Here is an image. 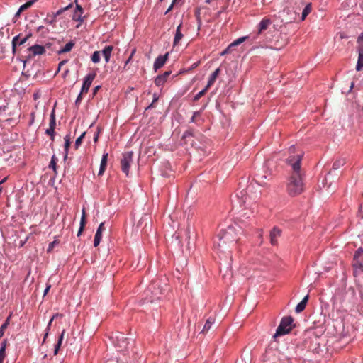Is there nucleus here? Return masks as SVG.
<instances>
[{"instance_id": "obj_21", "label": "nucleus", "mask_w": 363, "mask_h": 363, "mask_svg": "<svg viewBox=\"0 0 363 363\" xmlns=\"http://www.w3.org/2000/svg\"><path fill=\"white\" fill-rule=\"evenodd\" d=\"M37 0H30L25 3L24 4L21 5L16 12L15 16H19L21 13L26 11V9H29Z\"/></svg>"}, {"instance_id": "obj_3", "label": "nucleus", "mask_w": 363, "mask_h": 363, "mask_svg": "<svg viewBox=\"0 0 363 363\" xmlns=\"http://www.w3.org/2000/svg\"><path fill=\"white\" fill-rule=\"evenodd\" d=\"M295 327L294 323V318L291 316L284 317L277 328L273 338L276 340L277 337L289 333L291 330Z\"/></svg>"}, {"instance_id": "obj_12", "label": "nucleus", "mask_w": 363, "mask_h": 363, "mask_svg": "<svg viewBox=\"0 0 363 363\" xmlns=\"http://www.w3.org/2000/svg\"><path fill=\"white\" fill-rule=\"evenodd\" d=\"M169 53H166L164 55H159L155 60L154 69L155 72L164 66L168 59Z\"/></svg>"}, {"instance_id": "obj_17", "label": "nucleus", "mask_w": 363, "mask_h": 363, "mask_svg": "<svg viewBox=\"0 0 363 363\" xmlns=\"http://www.w3.org/2000/svg\"><path fill=\"white\" fill-rule=\"evenodd\" d=\"M271 23L272 21L270 19L267 18H263L258 25V33L260 34L266 30Z\"/></svg>"}, {"instance_id": "obj_63", "label": "nucleus", "mask_w": 363, "mask_h": 363, "mask_svg": "<svg viewBox=\"0 0 363 363\" xmlns=\"http://www.w3.org/2000/svg\"><path fill=\"white\" fill-rule=\"evenodd\" d=\"M40 97L39 92L34 93L33 94V99L37 100Z\"/></svg>"}, {"instance_id": "obj_5", "label": "nucleus", "mask_w": 363, "mask_h": 363, "mask_svg": "<svg viewBox=\"0 0 363 363\" xmlns=\"http://www.w3.org/2000/svg\"><path fill=\"white\" fill-rule=\"evenodd\" d=\"M219 233L220 235V241H225L228 248L231 245L237 242V238L235 237L234 229L231 227H229L226 230H222Z\"/></svg>"}, {"instance_id": "obj_34", "label": "nucleus", "mask_w": 363, "mask_h": 363, "mask_svg": "<svg viewBox=\"0 0 363 363\" xmlns=\"http://www.w3.org/2000/svg\"><path fill=\"white\" fill-rule=\"evenodd\" d=\"M247 38V37H241V38H238V39L235 40V41H233V42L232 43H230V46H231L232 48H233V47H235V46H237V45H238L241 44L242 43H243V42L246 40V38Z\"/></svg>"}, {"instance_id": "obj_43", "label": "nucleus", "mask_w": 363, "mask_h": 363, "mask_svg": "<svg viewBox=\"0 0 363 363\" xmlns=\"http://www.w3.org/2000/svg\"><path fill=\"white\" fill-rule=\"evenodd\" d=\"M69 7H72V5H69L67 7H65L64 9H59L55 13V17H57V16L60 15L63 11H66L67 9H68Z\"/></svg>"}, {"instance_id": "obj_35", "label": "nucleus", "mask_w": 363, "mask_h": 363, "mask_svg": "<svg viewBox=\"0 0 363 363\" xmlns=\"http://www.w3.org/2000/svg\"><path fill=\"white\" fill-rule=\"evenodd\" d=\"M20 40H21L20 35H17V36L13 38V39L12 40V47H13V52H15L16 46L19 45V41Z\"/></svg>"}, {"instance_id": "obj_55", "label": "nucleus", "mask_w": 363, "mask_h": 363, "mask_svg": "<svg viewBox=\"0 0 363 363\" xmlns=\"http://www.w3.org/2000/svg\"><path fill=\"white\" fill-rule=\"evenodd\" d=\"M135 52V50H133V52H132V53H131V55H130V57H128V59L126 60V62H125V66H126V65L130 62V61L131 60V59H132V57H133V55H134Z\"/></svg>"}, {"instance_id": "obj_27", "label": "nucleus", "mask_w": 363, "mask_h": 363, "mask_svg": "<svg viewBox=\"0 0 363 363\" xmlns=\"http://www.w3.org/2000/svg\"><path fill=\"white\" fill-rule=\"evenodd\" d=\"M312 9L311 4L308 3L303 10L302 14H301V20L303 21L306 16L311 13Z\"/></svg>"}, {"instance_id": "obj_50", "label": "nucleus", "mask_w": 363, "mask_h": 363, "mask_svg": "<svg viewBox=\"0 0 363 363\" xmlns=\"http://www.w3.org/2000/svg\"><path fill=\"white\" fill-rule=\"evenodd\" d=\"M176 1L177 0H173L171 5L169 6V7L168 8V9L165 12V14L168 13L169 11H171L174 6V4H176Z\"/></svg>"}, {"instance_id": "obj_44", "label": "nucleus", "mask_w": 363, "mask_h": 363, "mask_svg": "<svg viewBox=\"0 0 363 363\" xmlns=\"http://www.w3.org/2000/svg\"><path fill=\"white\" fill-rule=\"evenodd\" d=\"M6 357V352H4L3 348H0V363H3Z\"/></svg>"}, {"instance_id": "obj_18", "label": "nucleus", "mask_w": 363, "mask_h": 363, "mask_svg": "<svg viewBox=\"0 0 363 363\" xmlns=\"http://www.w3.org/2000/svg\"><path fill=\"white\" fill-rule=\"evenodd\" d=\"M107 161H108V153H104L101 160L100 169H99V171L98 173L99 176H101L104 173V172L106 169V166H107Z\"/></svg>"}, {"instance_id": "obj_47", "label": "nucleus", "mask_w": 363, "mask_h": 363, "mask_svg": "<svg viewBox=\"0 0 363 363\" xmlns=\"http://www.w3.org/2000/svg\"><path fill=\"white\" fill-rule=\"evenodd\" d=\"M69 146H70V141H67V140L65 141V150L66 152L65 158H66L67 156V152H68Z\"/></svg>"}, {"instance_id": "obj_6", "label": "nucleus", "mask_w": 363, "mask_h": 363, "mask_svg": "<svg viewBox=\"0 0 363 363\" xmlns=\"http://www.w3.org/2000/svg\"><path fill=\"white\" fill-rule=\"evenodd\" d=\"M352 265L355 274L363 272V250L362 248H359L355 252Z\"/></svg>"}, {"instance_id": "obj_33", "label": "nucleus", "mask_w": 363, "mask_h": 363, "mask_svg": "<svg viewBox=\"0 0 363 363\" xmlns=\"http://www.w3.org/2000/svg\"><path fill=\"white\" fill-rule=\"evenodd\" d=\"M57 161V158L55 157V155H53L49 164V167L52 169L55 172H56Z\"/></svg>"}, {"instance_id": "obj_39", "label": "nucleus", "mask_w": 363, "mask_h": 363, "mask_svg": "<svg viewBox=\"0 0 363 363\" xmlns=\"http://www.w3.org/2000/svg\"><path fill=\"white\" fill-rule=\"evenodd\" d=\"M85 225H86V224H84V219H83V218H81V220H80V227H79V230H78V232H77V236H78V237H79V236L82 235V232H83V230H84V229Z\"/></svg>"}, {"instance_id": "obj_36", "label": "nucleus", "mask_w": 363, "mask_h": 363, "mask_svg": "<svg viewBox=\"0 0 363 363\" xmlns=\"http://www.w3.org/2000/svg\"><path fill=\"white\" fill-rule=\"evenodd\" d=\"M208 90V88L205 87L203 90H201V91H199L195 96H194V101H198L200 98H201L206 93V91Z\"/></svg>"}, {"instance_id": "obj_62", "label": "nucleus", "mask_w": 363, "mask_h": 363, "mask_svg": "<svg viewBox=\"0 0 363 363\" xmlns=\"http://www.w3.org/2000/svg\"><path fill=\"white\" fill-rule=\"evenodd\" d=\"M99 134V130H98V132L95 134V135L94 137V141L95 143H96L98 141Z\"/></svg>"}, {"instance_id": "obj_24", "label": "nucleus", "mask_w": 363, "mask_h": 363, "mask_svg": "<svg viewBox=\"0 0 363 363\" xmlns=\"http://www.w3.org/2000/svg\"><path fill=\"white\" fill-rule=\"evenodd\" d=\"M11 318V314H10L7 317L5 322L1 325V326L0 328V338L4 335L5 330L8 328V326L10 323Z\"/></svg>"}, {"instance_id": "obj_13", "label": "nucleus", "mask_w": 363, "mask_h": 363, "mask_svg": "<svg viewBox=\"0 0 363 363\" xmlns=\"http://www.w3.org/2000/svg\"><path fill=\"white\" fill-rule=\"evenodd\" d=\"M270 242L272 245L278 244V238L281 236V230L274 227L270 232Z\"/></svg>"}, {"instance_id": "obj_7", "label": "nucleus", "mask_w": 363, "mask_h": 363, "mask_svg": "<svg viewBox=\"0 0 363 363\" xmlns=\"http://www.w3.org/2000/svg\"><path fill=\"white\" fill-rule=\"evenodd\" d=\"M133 152H126L123 154V157L121 160V169L126 175H128L130 167L133 162Z\"/></svg>"}, {"instance_id": "obj_42", "label": "nucleus", "mask_w": 363, "mask_h": 363, "mask_svg": "<svg viewBox=\"0 0 363 363\" xmlns=\"http://www.w3.org/2000/svg\"><path fill=\"white\" fill-rule=\"evenodd\" d=\"M57 243H58V242H57V241H56V240H55V241H53V242H51L49 244V245H48V247L47 251H48V252H50L52 251V250H53V248L55 247V245H56V244H57Z\"/></svg>"}, {"instance_id": "obj_2", "label": "nucleus", "mask_w": 363, "mask_h": 363, "mask_svg": "<svg viewBox=\"0 0 363 363\" xmlns=\"http://www.w3.org/2000/svg\"><path fill=\"white\" fill-rule=\"evenodd\" d=\"M301 158L302 155L298 154L295 156H290L287 159L288 164L291 166L292 172L288 179L286 191L291 196H296L304 190L303 173L301 169Z\"/></svg>"}, {"instance_id": "obj_8", "label": "nucleus", "mask_w": 363, "mask_h": 363, "mask_svg": "<svg viewBox=\"0 0 363 363\" xmlns=\"http://www.w3.org/2000/svg\"><path fill=\"white\" fill-rule=\"evenodd\" d=\"M49 47V43H47L45 46H42L40 45H34L33 46H30L27 49L28 55L26 57L28 59H31L35 57L36 55H43L45 52V48Z\"/></svg>"}, {"instance_id": "obj_40", "label": "nucleus", "mask_w": 363, "mask_h": 363, "mask_svg": "<svg viewBox=\"0 0 363 363\" xmlns=\"http://www.w3.org/2000/svg\"><path fill=\"white\" fill-rule=\"evenodd\" d=\"M82 13L77 12V11H75L73 14V20L75 21H82Z\"/></svg>"}, {"instance_id": "obj_14", "label": "nucleus", "mask_w": 363, "mask_h": 363, "mask_svg": "<svg viewBox=\"0 0 363 363\" xmlns=\"http://www.w3.org/2000/svg\"><path fill=\"white\" fill-rule=\"evenodd\" d=\"M172 71H166L164 74L158 75L155 79V84L157 86H162L166 82Z\"/></svg>"}, {"instance_id": "obj_54", "label": "nucleus", "mask_w": 363, "mask_h": 363, "mask_svg": "<svg viewBox=\"0 0 363 363\" xmlns=\"http://www.w3.org/2000/svg\"><path fill=\"white\" fill-rule=\"evenodd\" d=\"M84 93H82V91H80L79 94L78 95L77 99H76V101L75 103L77 104H80L82 99V94Z\"/></svg>"}, {"instance_id": "obj_64", "label": "nucleus", "mask_w": 363, "mask_h": 363, "mask_svg": "<svg viewBox=\"0 0 363 363\" xmlns=\"http://www.w3.org/2000/svg\"><path fill=\"white\" fill-rule=\"evenodd\" d=\"M64 139H65V141H67H67H70V140H71L70 135H67L65 137V138H64Z\"/></svg>"}, {"instance_id": "obj_59", "label": "nucleus", "mask_w": 363, "mask_h": 363, "mask_svg": "<svg viewBox=\"0 0 363 363\" xmlns=\"http://www.w3.org/2000/svg\"><path fill=\"white\" fill-rule=\"evenodd\" d=\"M101 89V86H96V87H94V90H93V95H96V93L98 92V91Z\"/></svg>"}, {"instance_id": "obj_49", "label": "nucleus", "mask_w": 363, "mask_h": 363, "mask_svg": "<svg viewBox=\"0 0 363 363\" xmlns=\"http://www.w3.org/2000/svg\"><path fill=\"white\" fill-rule=\"evenodd\" d=\"M232 48H233L230 46V45H228V47L226 49H225V50L221 52V54H220V55H226L227 53H229V52L231 51Z\"/></svg>"}, {"instance_id": "obj_10", "label": "nucleus", "mask_w": 363, "mask_h": 363, "mask_svg": "<svg viewBox=\"0 0 363 363\" xmlns=\"http://www.w3.org/2000/svg\"><path fill=\"white\" fill-rule=\"evenodd\" d=\"M213 248L215 250H217L218 252L225 253L227 251L230 252L228 250V245L225 243V241L224 242L220 241V233L218 234L216 240H214Z\"/></svg>"}, {"instance_id": "obj_41", "label": "nucleus", "mask_w": 363, "mask_h": 363, "mask_svg": "<svg viewBox=\"0 0 363 363\" xmlns=\"http://www.w3.org/2000/svg\"><path fill=\"white\" fill-rule=\"evenodd\" d=\"M191 136H194V131L191 129H189L184 133L182 138L186 139V138H187L189 137H191Z\"/></svg>"}, {"instance_id": "obj_15", "label": "nucleus", "mask_w": 363, "mask_h": 363, "mask_svg": "<svg viewBox=\"0 0 363 363\" xmlns=\"http://www.w3.org/2000/svg\"><path fill=\"white\" fill-rule=\"evenodd\" d=\"M104 230H105L104 223H101V224L99 225V226L96 230L95 236H94V247H97L99 245L101 240V237H102V232Z\"/></svg>"}, {"instance_id": "obj_11", "label": "nucleus", "mask_w": 363, "mask_h": 363, "mask_svg": "<svg viewBox=\"0 0 363 363\" xmlns=\"http://www.w3.org/2000/svg\"><path fill=\"white\" fill-rule=\"evenodd\" d=\"M96 76V73H90L87 76H86V77L84 78L82 89H81L82 93H87L88 92L91 85V83L94 81V79H95Z\"/></svg>"}, {"instance_id": "obj_53", "label": "nucleus", "mask_w": 363, "mask_h": 363, "mask_svg": "<svg viewBox=\"0 0 363 363\" xmlns=\"http://www.w3.org/2000/svg\"><path fill=\"white\" fill-rule=\"evenodd\" d=\"M35 116V112H32L30 113V120L29 121V125H31L34 123Z\"/></svg>"}, {"instance_id": "obj_61", "label": "nucleus", "mask_w": 363, "mask_h": 363, "mask_svg": "<svg viewBox=\"0 0 363 363\" xmlns=\"http://www.w3.org/2000/svg\"><path fill=\"white\" fill-rule=\"evenodd\" d=\"M50 287H51V285H50V284H48V285H47V286H46V288H45V291H44V296H45V295L48 293V291H49V290H50Z\"/></svg>"}, {"instance_id": "obj_52", "label": "nucleus", "mask_w": 363, "mask_h": 363, "mask_svg": "<svg viewBox=\"0 0 363 363\" xmlns=\"http://www.w3.org/2000/svg\"><path fill=\"white\" fill-rule=\"evenodd\" d=\"M6 345H7V340H4V341L1 343L0 348H3L4 352H6Z\"/></svg>"}, {"instance_id": "obj_31", "label": "nucleus", "mask_w": 363, "mask_h": 363, "mask_svg": "<svg viewBox=\"0 0 363 363\" xmlns=\"http://www.w3.org/2000/svg\"><path fill=\"white\" fill-rule=\"evenodd\" d=\"M357 52H363V32L357 38Z\"/></svg>"}, {"instance_id": "obj_25", "label": "nucleus", "mask_w": 363, "mask_h": 363, "mask_svg": "<svg viewBox=\"0 0 363 363\" xmlns=\"http://www.w3.org/2000/svg\"><path fill=\"white\" fill-rule=\"evenodd\" d=\"M65 333V330H63L62 333H61V335H60V336L58 338L57 343L55 346L54 355H57V353H58V351H59V349H60V347L61 346V344H62V342Z\"/></svg>"}, {"instance_id": "obj_56", "label": "nucleus", "mask_w": 363, "mask_h": 363, "mask_svg": "<svg viewBox=\"0 0 363 363\" xmlns=\"http://www.w3.org/2000/svg\"><path fill=\"white\" fill-rule=\"evenodd\" d=\"M28 36H26L23 38H21V40L19 41V45L24 44L26 42V40H28Z\"/></svg>"}, {"instance_id": "obj_29", "label": "nucleus", "mask_w": 363, "mask_h": 363, "mask_svg": "<svg viewBox=\"0 0 363 363\" xmlns=\"http://www.w3.org/2000/svg\"><path fill=\"white\" fill-rule=\"evenodd\" d=\"M213 323V320L211 318H208L206 320V322L203 328L202 333H207L210 330Z\"/></svg>"}, {"instance_id": "obj_19", "label": "nucleus", "mask_w": 363, "mask_h": 363, "mask_svg": "<svg viewBox=\"0 0 363 363\" xmlns=\"http://www.w3.org/2000/svg\"><path fill=\"white\" fill-rule=\"evenodd\" d=\"M220 72V68H217L210 76L209 79L208 81L207 85L206 86V88L209 89L216 82L217 77H218L219 74Z\"/></svg>"}, {"instance_id": "obj_26", "label": "nucleus", "mask_w": 363, "mask_h": 363, "mask_svg": "<svg viewBox=\"0 0 363 363\" xmlns=\"http://www.w3.org/2000/svg\"><path fill=\"white\" fill-rule=\"evenodd\" d=\"M358 60L356 66V69L360 71L363 69V52H358Z\"/></svg>"}, {"instance_id": "obj_20", "label": "nucleus", "mask_w": 363, "mask_h": 363, "mask_svg": "<svg viewBox=\"0 0 363 363\" xmlns=\"http://www.w3.org/2000/svg\"><path fill=\"white\" fill-rule=\"evenodd\" d=\"M113 50V47L112 45H107L103 49L102 55L106 62H109Z\"/></svg>"}, {"instance_id": "obj_46", "label": "nucleus", "mask_w": 363, "mask_h": 363, "mask_svg": "<svg viewBox=\"0 0 363 363\" xmlns=\"http://www.w3.org/2000/svg\"><path fill=\"white\" fill-rule=\"evenodd\" d=\"M53 319H54V317H52V318H51V320L49 321L48 325V327H47V332H46V333H45V336H44V338H43V342H45V339H46V337H48V330H50V325H51V323H52V322Z\"/></svg>"}, {"instance_id": "obj_28", "label": "nucleus", "mask_w": 363, "mask_h": 363, "mask_svg": "<svg viewBox=\"0 0 363 363\" xmlns=\"http://www.w3.org/2000/svg\"><path fill=\"white\" fill-rule=\"evenodd\" d=\"M55 126H56V119H55V110H52V111L50 116L49 128L55 129Z\"/></svg>"}, {"instance_id": "obj_9", "label": "nucleus", "mask_w": 363, "mask_h": 363, "mask_svg": "<svg viewBox=\"0 0 363 363\" xmlns=\"http://www.w3.org/2000/svg\"><path fill=\"white\" fill-rule=\"evenodd\" d=\"M271 177V174L264 172L263 170L258 171L255 174V182L259 186H265L267 184V180Z\"/></svg>"}, {"instance_id": "obj_22", "label": "nucleus", "mask_w": 363, "mask_h": 363, "mask_svg": "<svg viewBox=\"0 0 363 363\" xmlns=\"http://www.w3.org/2000/svg\"><path fill=\"white\" fill-rule=\"evenodd\" d=\"M308 300V295L306 296L303 298V300L296 306V307L295 308V311L297 313H301L306 308Z\"/></svg>"}, {"instance_id": "obj_1", "label": "nucleus", "mask_w": 363, "mask_h": 363, "mask_svg": "<svg viewBox=\"0 0 363 363\" xmlns=\"http://www.w3.org/2000/svg\"><path fill=\"white\" fill-rule=\"evenodd\" d=\"M241 199L245 208L240 211L238 221L241 228L252 226V218L257 212V202L261 196V191L254 184H251L245 190L241 191Z\"/></svg>"}, {"instance_id": "obj_60", "label": "nucleus", "mask_w": 363, "mask_h": 363, "mask_svg": "<svg viewBox=\"0 0 363 363\" xmlns=\"http://www.w3.org/2000/svg\"><path fill=\"white\" fill-rule=\"evenodd\" d=\"M75 11H77V12H79L81 13H83V9L82 8L81 6L79 5H77V7H76V10Z\"/></svg>"}, {"instance_id": "obj_37", "label": "nucleus", "mask_w": 363, "mask_h": 363, "mask_svg": "<svg viewBox=\"0 0 363 363\" xmlns=\"http://www.w3.org/2000/svg\"><path fill=\"white\" fill-rule=\"evenodd\" d=\"M85 132H84L79 137L77 138V139L75 141V144H74V146H75V148L77 149L82 144V140L85 135Z\"/></svg>"}, {"instance_id": "obj_23", "label": "nucleus", "mask_w": 363, "mask_h": 363, "mask_svg": "<svg viewBox=\"0 0 363 363\" xmlns=\"http://www.w3.org/2000/svg\"><path fill=\"white\" fill-rule=\"evenodd\" d=\"M74 43L73 41H69L65 45V47H63L62 48L59 50L57 51V53L59 55H61V54H63L65 52H68L72 50V49L74 48Z\"/></svg>"}, {"instance_id": "obj_4", "label": "nucleus", "mask_w": 363, "mask_h": 363, "mask_svg": "<svg viewBox=\"0 0 363 363\" xmlns=\"http://www.w3.org/2000/svg\"><path fill=\"white\" fill-rule=\"evenodd\" d=\"M146 293L147 296L145 298V302L152 303L155 300H159L161 298V295L163 294V291L162 288H160V286H158V287L156 288V285L155 284V283H153L149 286Z\"/></svg>"}, {"instance_id": "obj_32", "label": "nucleus", "mask_w": 363, "mask_h": 363, "mask_svg": "<svg viewBox=\"0 0 363 363\" xmlns=\"http://www.w3.org/2000/svg\"><path fill=\"white\" fill-rule=\"evenodd\" d=\"M100 58H101V53L99 51L94 52V53L92 54V55L91 57L92 62L94 63L99 62L100 61Z\"/></svg>"}, {"instance_id": "obj_38", "label": "nucleus", "mask_w": 363, "mask_h": 363, "mask_svg": "<svg viewBox=\"0 0 363 363\" xmlns=\"http://www.w3.org/2000/svg\"><path fill=\"white\" fill-rule=\"evenodd\" d=\"M55 129L53 128H48L46 130H45V133L47 135H48L50 137V140L52 141H54V139H55Z\"/></svg>"}, {"instance_id": "obj_58", "label": "nucleus", "mask_w": 363, "mask_h": 363, "mask_svg": "<svg viewBox=\"0 0 363 363\" xmlns=\"http://www.w3.org/2000/svg\"><path fill=\"white\" fill-rule=\"evenodd\" d=\"M6 106L0 107V116H3V113L6 111Z\"/></svg>"}, {"instance_id": "obj_45", "label": "nucleus", "mask_w": 363, "mask_h": 363, "mask_svg": "<svg viewBox=\"0 0 363 363\" xmlns=\"http://www.w3.org/2000/svg\"><path fill=\"white\" fill-rule=\"evenodd\" d=\"M157 100H158V97L155 94V95H154V99H153V100H152V102L151 103V104H150V105H149V106L147 107V108H146V109H150V108H154V107H155V105H154V104H155V102H157Z\"/></svg>"}, {"instance_id": "obj_16", "label": "nucleus", "mask_w": 363, "mask_h": 363, "mask_svg": "<svg viewBox=\"0 0 363 363\" xmlns=\"http://www.w3.org/2000/svg\"><path fill=\"white\" fill-rule=\"evenodd\" d=\"M182 23H181L177 28L174 39L173 41V45L176 46L179 45L180 40L183 38L184 35L182 33Z\"/></svg>"}, {"instance_id": "obj_51", "label": "nucleus", "mask_w": 363, "mask_h": 363, "mask_svg": "<svg viewBox=\"0 0 363 363\" xmlns=\"http://www.w3.org/2000/svg\"><path fill=\"white\" fill-rule=\"evenodd\" d=\"M200 115V113L199 111L194 112L193 116L191 118V122L194 123L196 122V118Z\"/></svg>"}, {"instance_id": "obj_57", "label": "nucleus", "mask_w": 363, "mask_h": 363, "mask_svg": "<svg viewBox=\"0 0 363 363\" xmlns=\"http://www.w3.org/2000/svg\"><path fill=\"white\" fill-rule=\"evenodd\" d=\"M83 218L84 221V224H86V212H85V209L84 208L82 209V218Z\"/></svg>"}, {"instance_id": "obj_48", "label": "nucleus", "mask_w": 363, "mask_h": 363, "mask_svg": "<svg viewBox=\"0 0 363 363\" xmlns=\"http://www.w3.org/2000/svg\"><path fill=\"white\" fill-rule=\"evenodd\" d=\"M67 62V60H62L61 61L59 65H58V68L56 71V73L55 74H57L60 71V69L62 68V67L65 65L66 63Z\"/></svg>"}, {"instance_id": "obj_30", "label": "nucleus", "mask_w": 363, "mask_h": 363, "mask_svg": "<svg viewBox=\"0 0 363 363\" xmlns=\"http://www.w3.org/2000/svg\"><path fill=\"white\" fill-rule=\"evenodd\" d=\"M345 163V161L344 159H339L335 161V162L333 164V169H338L340 167L343 166Z\"/></svg>"}]
</instances>
